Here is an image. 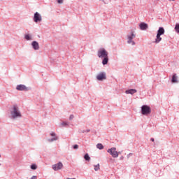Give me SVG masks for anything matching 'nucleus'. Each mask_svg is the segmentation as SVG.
I'll return each mask as SVG.
<instances>
[{
  "label": "nucleus",
  "instance_id": "obj_1",
  "mask_svg": "<svg viewBox=\"0 0 179 179\" xmlns=\"http://www.w3.org/2000/svg\"><path fill=\"white\" fill-rule=\"evenodd\" d=\"M97 55L99 58L103 59L102 60V64L103 65H107L108 64V52L104 49L101 48L97 52Z\"/></svg>",
  "mask_w": 179,
  "mask_h": 179
},
{
  "label": "nucleus",
  "instance_id": "obj_2",
  "mask_svg": "<svg viewBox=\"0 0 179 179\" xmlns=\"http://www.w3.org/2000/svg\"><path fill=\"white\" fill-rule=\"evenodd\" d=\"M10 115L12 118H13L14 120L15 118H20L22 117V113H20V110H19V108L17 107V106L14 105L13 106V109L10 111Z\"/></svg>",
  "mask_w": 179,
  "mask_h": 179
},
{
  "label": "nucleus",
  "instance_id": "obj_3",
  "mask_svg": "<svg viewBox=\"0 0 179 179\" xmlns=\"http://www.w3.org/2000/svg\"><path fill=\"white\" fill-rule=\"evenodd\" d=\"M164 28L163 27H159L158 31H157V36H156V39L155 43L156 44H158V43H159L162 41V34H164Z\"/></svg>",
  "mask_w": 179,
  "mask_h": 179
},
{
  "label": "nucleus",
  "instance_id": "obj_4",
  "mask_svg": "<svg viewBox=\"0 0 179 179\" xmlns=\"http://www.w3.org/2000/svg\"><path fill=\"white\" fill-rule=\"evenodd\" d=\"M150 113H152V109L150 108V106L144 105L141 107V113L143 114V115H149Z\"/></svg>",
  "mask_w": 179,
  "mask_h": 179
},
{
  "label": "nucleus",
  "instance_id": "obj_5",
  "mask_svg": "<svg viewBox=\"0 0 179 179\" xmlns=\"http://www.w3.org/2000/svg\"><path fill=\"white\" fill-rule=\"evenodd\" d=\"M107 152H108V153L111 155L112 157L114 158L118 157V156H119V153H118V152H117V148H112L110 149H108L107 150Z\"/></svg>",
  "mask_w": 179,
  "mask_h": 179
},
{
  "label": "nucleus",
  "instance_id": "obj_6",
  "mask_svg": "<svg viewBox=\"0 0 179 179\" xmlns=\"http://www.w3.org/2000/svg\"><path fill=\"white\" fill-rule=\"evenodd\" d=\"M97 80H106L107 79V76H106V73L101 72L96 76Z\"/></svg>",
  "mask_w": 179,
  "mask_h": 179
},
{
  "label": "nucleus",
  "instance_id": "obj_7",
  "mask_svg": "<svg viewBox=\"0 0 179 179\" xmlns=\"http://www.w3.org/2000/svg\"><path fill=\"white\" fill-rule=\"evenodd\" d=\"M41 20H43L41 15H40V13L36 12L34 16V21L35 22V23H38V22H41Z\"/></svg>",
  "mask_w": 179,
  "mask_h": 179
},
{
  "label": "nucleus",
  "instance_id": "obj_8",
  "mask_svg": "<svg viewBox=\"0 0 179 179\" xmlns=\"http://www.w3.org/2000/svg\"><path fill=\"white\" fill-rule=\"evenodd\" d=\"M64 165L61 162H59L58 164H54L52 166V169L53 170H55V171H57V170H61V169H62Z\"/></svg>",
  "mask_w": 179,
  "mask_h": 179
},
{
  "label": "nucleus",
  "instance_id": "obj_9",
  "mask_svg": "<svg viewBox=\"0 0 179 179\" xmlns=\"http://www.w3.org/2000/svg\"><path fill=\"white\" fill-rule=\"evenodd\" d=\"M16 90L20 91H23V90H27V88L24 85H18L16 87Z\"/></svg>",
  "mask_w": 179,
  "mask_h": 179
},
{
  "label": "nucleus",
  "instance_id": "obj_10",
  "mask_svg": "<svg viewBox=\"0 0 179 179\" xmlns=\"http://www.w3.org/2000/svg\"><path fill=\"white\" fill-rule=\"evenodd\" d=\"M139 27L141 29V30H146L148 27V24L145 23V22H142L139 24Z\"/></svg>",
  "mask_w": 179,
  "mask_h": 179
},
{
  "label": "nucleus",
  "instance_id": "obj_11",
  "mask_svg": "<svg viewBox=\"0 0 179 179\" xmlns=\"http://www.w3.org/2000/svg\"><path fill=\"white\" fill-rule=\"evenodd\" d=\"M31 45L34 48V50H39L40 49V45L37 43V41H33L31 43Z\"/></svg>",
  "mask_w": 179,
  "mask_h": 179
},
{
  "label": "nucleus",
  "instance_id": "obj_12",
  "mask_svg": "<svg viewBox=\"0 0 179 179\" xmlns=\"http://www.w3.org/2000/svg\"><path fill=\"white\" fill-rule=\"evenodd\" d=\"M50 135H51V136H54V138L49 139L48 141H49L50 142H54V141H58V137H57V134H56L55 133L52 132V133L50 134Z\"/></svg>",
  "mask_w": 179,
  "mask_h": 179
},
{
  "label": "nucleus",
  "instance_id": "obj_13",
  "mask_svg": "<svg viewBox=\"0 0 179 179\" xmlns=\"http://www.w3.org/2000/svg\"><path fill=\"white\" fill-rule=\"evenodd\" d=\"M136 90L134 89H130L125 91L126 94H135L136 93Z\"/></svg>",
  "mask_w": 179,
  "mask_h": 179
},
{
  "label": "nucleus",
  "instance_id": "obj_14",
  "mask_svg": "<svg viewBox=\"0 0 179 179\" xmlns=\"http://www.w3.org/2000/svg\"><path fill=\"white\" fill-rule=\"evenodd\" d=\"M172 83H177L178 82V80H177V75L174 74L172 77V80H171Z\"/></svg>",
  "mask_w": 179,
  "mask_h": 179
},
{
  "label": "nucleus",
  "instance_id": "obj_15",
  "mask_svg": "<svg viewBox=\"0 0 179 179\" xmlns=\"http://www.w3.org/2000/svg\"><path fill=\"white\" fill-rule=\"evenodd\" d=\"M135 37H136V35H135V34H134V32H131V35L127 36V38H129L130 40H134V38H135Z\"/></svg>",
  "mask_w": 179,
  "mask_h": 179
},
{
  "label": "nucleus",
  "instance_id": "obj_16",
  "mask_svg": "<svg viewBox=\"0 0 179 179\" xmlns=\"http://www.w3.org/2000/svg\"><path fill=\"white\" fill-rule=\"evenodd\" d=\"M97 149H99V150H101L102 149H104V146L101 143H98L96 145Z\"/></svg>",
  "mask_w": 179,
  "mask_h": 179
},
{
  "label": "nucleus",
  "instance_id": "obj_17",
  "mask_svg": "<svg viewBox=\"0 0 179 179\" xmlns=\"http://www.w3.org/2000/svg\"><path fill=\"white\" fill-rule=\"evenodd\" d=\"M94 170L95 171H99V170H100V164H98L97 165H94Z\"/></svg>",
  "mask_w": 179,
  "mask_h": 179
},
{
  "label": "nucleus",
  "instance_id": "obj_18",
  "mask_svg": "<svg viewBox=\"0 0 179 179\" xmlns=\"http://www.w3.org/2000/svg\"><path fill=\"white\" fill-rule=\"evenodd\" d=\"M127 40L128 44H132V45H135V42L132 41V39L127 38Z\"/></svg>",
  "mask_w": 179,
  "mask_h": 179
},
{
  "label": "nucleus",
  "instance_id": "obj_19",
  "mask_svg": "<svg viewBox=\"0 0 179 179\" xmlns=\"http://www.w3.org/2000/svg\"><path fill=\"white\" fill-rule=\"evenodd\" d=\"M84 159L89 162L90 160V157L89 156V154H85L84 156Z\"/></svg>",
  "mask_w": 179,
  "mask_h": 179
},
{
  "label": "nucleus",
  "instance_id": "obj_20",
  "mask_svg": "<svg viewBox=\"0 0 179 179\" xmlns=\"http://www.w3.org/2000/svg\"><path fill=\"white\" fill-rule=\"evenodd\" d=\"M24 38L27 39V41L31 40V36H30L29 34H26L24 36Z\"/></svg>",
  "mask_w": 179,
  "mask_h": 179
},
{
  "label": "nucleus",
  "instance_id": "obj_21",
  "mask_svg": "<svg viewBox=\"0 0 179 179\" xmlns=\"http://www.w3.org/2000/svg\"><path fill=\"white\" fill-rule=\"evenodd\" d=\"M175 30H176V33H179V24H176Z\"/></svg>",
  "mask_w": 179,
  "mask_h": 179
},
{
  "label": "nucleus",
  "instance_id": "obj_22",
  "mask_svg": "<svg viewBox=\"0 0 179 179\" xmlns=\"http://www.w3.org/2000/svg\"><path fill=\"white\" fill-rule=\"evenodd\" d=\"M31 169L32 170H37V165H36V164H32V165L31 166Z\"/></svg>",
  "mask_w": 179,
  "mask_h": 179
},
{
  "label": "nucleus",
  "instance_id": "obj_23",
  "mask_svg": "<svg viewBox=\"0 0 179 179\" xmlns=\"http://www.w3.org/2000/svg\"><path fill=\"white\" fill-rule=\"evenodd\" d=\"M62 127H68L69 124L66 122H63L61 124Z\"/></svg>",
  "mask_w": 179,
  "mask_h": 179
},
{
  "label": "nucleus",
  "instance_id": "obj_24",
  "mask_svg": "<svg viewBox=\"0 0 179 179\" xmlns=\"http://www.w3.org/2000/svg\"><path fill=\"white\" fill-rule=\"evenodd\" d=\"M73 149H79V145L78 144H76L73 145Z\"/></svg>",
  "mask_w": 179,
  "mask_h": 179
},
{
  "label": "nucleus",
  "instance_id": "obj_25",
  "mask_svg": "<svg viewBox=\"0 0 179 179\" xmlns=\"http://www.w3.org/2000/svg\"><path fill=\"white\" fill-rule=\"evenodd\" d=\"M58 3H64V0H57Z\"/></svg>",
  "mask_w": 179,
  "mask_h": 179
},
{
  "label": "nucleus",
  "instance_id": "obj_26",
  "mask_svg": "<svg viewBox=\"0 0 179 179\" xmlns=\"http://www.w3.org/2000/svg\"><path fill=\"white\" fill-rule=\"evenodd\" d=\"M73 118H74L73 115H71L69 117V120H73Z\"/></svg>",
  "mask_w": 179,
  "mask_h": 179
},
{
  "label": "nucleus",
  "instance_id": "obj_27",
  "mask_svg": "<svg viewBox=\"0 0 179 179\" xmlns=\"http://www.w3.org/2000/svg\"><path fill=\"white\" fill-rule=\"evenodd\" d=\"M30 179H37V176H33Z\"/></svg>",
  "mask_w": 179,
  "mask_h": 179
},
{
  "label": "nucleus",
  "instance_id": "obj_28",
  "mask_svg": "<svg viewBox=\"0 0 179 179\" xmlns=\"http://www.w3.org/2000/svg\"><path fill=\"white\" fill-rule=\"evenodd\" d=\"M150 141H152V142H155V138H152Z\"/></svg>",
  "mask_w": 179,
  "mask_h": 179
},
{
  "label": "nucleus",
  "instance_id": "obj_29",
  "mask_svg": "<svg viewBox=\"0 0 179 179\" xmlns=\"http://www.w3.org/2000/svg\"><path fill=\"white\" fill-rule=\"evenodd\" d=\"M169 1H174V0H169Z\"/></svg>",
  "mask_w": 179,
  "mask_h": 179
}]
</instances>
